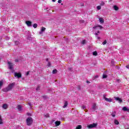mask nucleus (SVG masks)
<instances>
[{
	"label": "nucleus",
	"instance_id": "c9c22d12",
	"mask_svg": "<svg viewBox=\"0 0 129 129\" xmlns=\"http://www.w3.org/2000/svg\"><path fill=\"white\" fill-rule=\"evenodd\" d=\"M84 3H81V7H84Z\"/></svg>",
	"mask_w": 129,
	"mask_h": 129
},
{
	"label": "nucleus",
	"instance_id": "ddd939ff",
	"mask_svg": "<svg viewBox=\"0 0 129 129\" xmlns=\"http://www.w3.org/2000/svg\"><path fill=\"white\" fill-rule=\"evenodd\" d=\"M93 29H96L97 30H98V29H102V26H95L93 27Z\"/></svg>",
	"mask_w": 129,
	"mask_h": 129
},
{
	"label": "nucleus",
	"instance_id": "2f4dec72",
	"mask_svg": "<svg viewBox=\"0 0 129 129\" xmlns=\"http://www.w3.org/2000/svg\"><path fill=\"white\" fill-rule=\"evenodd\" d=\"M47 66H48V67H50V66H51V63L50 62H48V63L47 64Z\"/></svg>",
	"mask_w": 129,
	"mask_h": 129
},
{
	"label": "nucleus",
	"instance_id": "7ed1b4c3",
	"mask_svg": "<svg viewBox=\"0 0 129 129\" xmlns=\"http://www.w3.org/2000/svg\"><path fill=\"white\" fill-rule=\"evenodd\" d=\"M96 126H97V124L95 123H93L92 124H89L88 126V127L89 128H93V127H96Z\"/></svg>",
	"mask_w": 129,
	"mask_h": 129
},
{
	"label": "nucleus",
	"instance_id": "603ef678",
	"mask_svg": "<svg viewBox=\"0 0 129 129\" xmlns=\"http://www.w3.org/2000/svg\"><path fill=\"white\" fill-rule=\"evenodd\" d=\"M52 1H55V0H52Z\"/></svg>",
	"mask_w": 129,
	"mask_h": 129
},
{
	"label": "nucleus",
	"instance_id": "a18cd8bd",
	"mask_svg": "<svg viewBox=\"0 0 129 129\" xmlns=\"http://www.w3.org/2000/svg\"><path fill=\"white\" fill-rule=\"evenodd\" d=\"M95 78H98V76H96L95 77Z\"/></svg>",
	"mask_w": 129,
	"mask_h": 129
},
{
	"label": "nucleus",
	"instance_id": "79ce46f5",
	"mask_svg": "<svg viewBox=\"0 0 129 129\" xmlns=\"http://www.w3.org/2000/svg\"><path fill=\"white\" fill-rule=\"evenodd\" d=\"M97 38L98 40H100V37L97 36Z\"/></svg>",
	"mask_w": 129,
	"mask_h": 129
},
{
	"label": "nucleus",
	"instance_id": "49530a36",
	"mask_svg": "<svg viewBox=\"0 0 129 129\" xmlns=\"http://www.w3.org/2000/svg\"><path fill=\"white\" fill-rule=\"evenodd\" d=\"M52 2H53L54 3H55V2H56L55 1H52Z\"/></svg>",
	"mask_w": 129,
	"mask_h": 129
},
{
	"label": "nucleus",
	"instance_id": "bb28decb",
	"mask_svg": "<svg viewBox=\"0 0 129 129\" xmlns=\"http://www.w3.org/2000/svg\"><path fill=\"white\" fill-rule=\"evenodd\" d=\"M103 78H107V76L106 75H103Z\"/></svg>",
	"mask_w": 129,
	"mask_h": 129
},
{
	"label": "nucleus",
	"instance_id": "4be33fe9",
	"mask_svg": "<svg viewBox=\"0 0 129 129\" xmlns=\"http://www.w3.org/2000/svg\"><path fill=\"white\" fill-rule=\"evenodd\" d=\"M111 115L112 116V117H115V112L111 113Z\"/></svg>",
	"mask_w": 129,
	"mask_h": 129
},
{
	"label": "nucleus",
	"instance_id": "aec40b11",
	"mask_svg": "<svg viewBox=\"0 0 129 129\" xmlns=\"http://www.w3.org/2000/svg\"><path fill=\"white\" fill-rule=\"evenodd\" d=\"M93 55L94 56H97V52H96V51H94V52H93Z\"/></svg>",
	"mask_w": 129,
	"mask_h": 129
},
{
	"label": "nucleus",
	"instance_id": "4c0bfd02",
	"mask_svg": "<svg viewBox=\"0 0 129 129\" xmlns=\"http://www.w3.org/2000/svg\"><path fill=\"white\" fill-rule=\"evenodd\" d=\"M0 124H3V121H2V119L0 120Z\"/></svg>",
	"mask_w": 129,
	"mask_h": 129
},
{
	"label": "nucleus",
	"instance_id": "6e6552de",
	"mask_svg": "<svg viewBox=\"0 0 129 129\" xmlns=\"http://www.w3.org/2000/svg\"><path fill=\"white\" fill-rule=\"evenodd\" d=\"M26 24L27 25L28 27H32V22L27 21H26Z\"/></svg>",
	"mask_w": 129,
	"mask_h": 129
},
{
	"label": "nucleus",
	"instance_id": "423d86ee",
	"mask_svg": "<svg viewBox=\"0 0 129 129\" xmlns=\"http://www.w3.org/2000/svg\"><path fill=\"white\" fill-rule=\"evenodd\" d=\"M104 99L106 101H107L108 102H111L112 101V99L111 98H107L105 97V96H104Z\"/></svg>",
	"mask_w": 129,
	"mask_h": 129
},
{
	"label": "nucleus",
	"instance_id": "72a5a7b5",
	"mask_svg": "<svg viewBox=\"0 0 129 129\" xmlns=\"http://www.w3.org/2000/svg\"><path fill=\"white\" fill-rule=\"evenodd\" d=\"M19 41H16L15 42V44L16 45H19Z\"/></svg>",
	"mask_w": 129,
	"mask_h": 129
},
{
	"label": "nucleus",
	"instance_id": "c03bdc74",
	"mask_svg": "<svg viewBox=\"0 0 129 129\" xmlns=\"http://www.w3.org/2000/svg\"><path fill=\"white\" fill-rule=\"evenodd\" d=\"M28 105H29V106H31V103H28Z\"/></svg>",
	"mask_w": 129,
	"mask_h": 129
},
{
	"label": "nucleus",
	"instance_id": "9d476101",
	"mask_svg": "<svg viewBox=\"0 0 129 129\" xmlns=\"http://www.w3.org/2000/svg\"><path fill=\"white\" fill-rule=\"evenodd\" d=\"M45 30H46V28L42 27L41 31L39 32V34L42 35V34H43V32H45Z\"/></svg>",
	"mask_w": 129,
	"mask_h": 129
},
{
	"label": "nucleus",
	"instance_id": "c756f323",
	"mask_svg": "<svg viewBox=\"0 0 129 129\" xmlns=\"http://www.w3.org/2000/svg\"><path fill=\"white\" fill-rule=\"evenodd\" d=\"M100 32H99V31H98V32H96L95 33V35H96V36H97L98 35V34H99Z\"/></svg>",
	"mask_w": 129,
	"mask_h": 129
},
{
	"label": "nucleus",
	"instance_id": "f03ea898",
	"mask_svg": "<svg viewBox=\"0 0 129 129\" xmlns=\"http://www.w3.org/2000/svg\"><path fill=\"white\" fill-rule=\"evenodd\" d=\"M26 123L27 125H31L32 123H33V118L31 117L27 118L26 119Z\"/></svg>",
	"mask_w": 129,
	"mask_h": 129
},
{
	"label": "nucleus",
	"instance_id": "ea45409f",
	"mask_svg": "<svg viewBox=\"0 0 129 129\" xmlns=\"http://www.w3.org/2000/svg\"><path fill=\"white\" fill-rule=\"evenodd\" d=\"M10 38L9 37H6V40H10Z\"/></svg>",
	"mask_w": 129,
	"mask_h": 129
},
{
	"label": "nucleus",
	"instance_id": "f704fd0d",
	"mask_svg": "<svg viewBox=\"0 0 129 129\" xmlns=\"http://www.w3.org/2000/svg\"><path fill=\"white\" fill-rule=\"evenodd\" d=\"M29 74H30V71H28L26 73V75L28 76V75H29Z\"/></svg>",
	"mask_w": 129,
	"mask_h": 129
},
{
	"label": "nucleus",
	"instance_id": "f257e3e1",
	"mask_svg": "<svg viewBox=\"0 0 129 129\" xmlns=\"http://www.w3.org/2000/svg\"><path fill=\"white\" fill-rule=\"evenodd\" d=\"M15 86V83H13L12 84H10L8 86L4 89L5 91H10V90H12L13 88Z\"/></svg>",
	"mask_w": 129,
	"mask_h": 129
},
{
	"label": "nucleus",
	"instance_id": "7c9ffc66",
	"mask_svg": "<svg viewBox=\"0 0 129 129\" xmlns=\"http://www.w3.org/2000/svg\"><path fill=\"white\" fill-rule=\"evenodd\" d=\"M39 90H40V87H37L36 88V91H39Z\"/></svg>",
	"mask_w": 129,
	"mask_h": 129
},
{
	"label": "nucleus",
	"instance_id": "6ab92c4d",
	"mask_svg": "<svg viewBox=\"0 0 129 129\" xmlns=\"http://www.w3.org/2000/svg\"><path fill=\"white\" fill-rule=\"evenodd\" d=\"M114 123H115V124H119V122H118V121H117V120H116V119H115L114 120Z\"/></svg>",
	"mask_w": 129,
	"mask_h": 129
},
{
	"label": "nucleus",
	"instance_id": "cd10ccee",
	"mask_svg": "<svg viewBox=\"0 0 129 129\" xmlns=\"http://www.w3.org/2000/svg\"><path fill=\"white\" fill-rule=\"evenodd\" d=\"M86 43V40H83L82 41V44H83V45H84V44H85Z\"/></svg>",
	"mask_w": 129,
	"mask_h": 129
},
{
	"label": "nucleus",
	"instance_id": "a19ab883",
	"mask_svg": "<svg viewBox=\"0 0 129 129\" xmlns=\"http://www.w3.org/2000/svg\"><path fill=\"white\" fill-rule=\"evenodd\" d=\"M85 108H86V107H85V106H83V109H85Z\"/></svg>",
	"mask_w": 129,
	"mask_h": 129
},
{
	"label": "nucleus",
	"instance_id": "8fccbe9b",
	"mask_svg": "<svg viewBox=\"0 0 129 129\" xmlns=\"http://www.w3.org/2000/svg\"><path fill=\"white\" fill-rule=\"evenodd\" d=\"M46 10L48 11V9H46Z\"/></svg>",
	"mask_w": 129,
	"mask_h": 129
},
{
	"label": "nucleus",
	"instance_id": "1a4fd4ad",
	"mask_svg": "<svg viewBox=\"0 0 129 129\" xmlns=\"http://www.w3.org/2000/svg\"><path fill=\"white\" fill-rule=\"evenodd\" d=\"M122 110H123V111H127V112H129V108L125 106L122 108Z\"/></svg>",
	"mask_w": 129,
	"mask_h": 129
},
{
	"label": "nucleus",
	"instance_id": "a211bd4d",
	"mask_svg": "<svg viewBox=\"0 0 129 129\" xmlns=\"http://www.w3.org/2000/svg\"><path fill=\"white\" fill-rule=\"evenodd\" d=\"M113 9L115 11H118V7H117V6H116L115 5L113 6Z\"/></svg>",
	"mask_w": 129,
	"mask_h": 129
},
{
	"label": "nucleus",
	"instance_id": "f8f14e48",
	"mask_svg": "<svg viewBox=\"0 0 129 129\" xmlns=\"http://www.w3.org/2000/svg\"><path fill=\"white\" fill-rule=\"evenodd\" d=\"M97 108V106H96V104L94 103L92 106V109L94 110H96V109Z\"/></svg>",
	"mask_w": 129,
	"mask_h": 129
},
{
	"label": "nucleus",
	"instance_id": "39448f33",
	"mask_svg": "<svg viewBox=\"0 0 129 129\" xmlns=\"http://www.w3.org/2000/svg\"><path fill=\"white\" fill-rule=\"evenodd\" d=\"M8 64H9V69L12 70V69H13V67H14V64L13 63H12L10 61H8Z\"/></svg>",
	"mask_w": 129,
	"mask_h": 129
},
{
	"label": "nucleus",
	"instance_id": "9b49d317",
	"mask_svg": "<svg viewBox=\"0 0 129 129\" xmlns=\"http://www.w3.org/2000/svg\"><path fill=\"white\" fill-rule=\"evenodd\" d=\"M9 106L7 105V104H4L2 106L3 108L4 109H7Z\"/></svg>",
	"mask_w": 129,
	"mask_h": 129
},
{
	"label": "nucleus",
	"instance_id": "b1692460",
	"mask_svg": "<svg viewBox=\"0 0 129 129\" xmlns=\"http://www.w3.org/2000/svg\"><path fill=\"white\" fill-rule=\"evenodd\" d=\"M81 125H79L76 127V129H81Z\"/></svg>",
	"mask_w": 129,
	"mask_h": 129
},
{
	"label": "nucleus",
	"instance_id": "f3484780",
	"mask_svg": "<svg viewBox=\"0 0 129 129\" xmlns=\"http://www.w3.org/2000/svg\"><path fill=\"white\" fill-rule=\"evenodd\" d=\"M17 108L19 111H21L22 110V106L21 105H18Z\"/></svg>",
	"mask_w": 129,
	"mask_h": 129
},
{
	"label": "nucleus",
	"instance_id": "4468645a",
	"mask_svg": "<svg viewBox=\"0 0 129 129\" xmlns=\"http://www.w3.org/2000/svg\"><path fill=\"white\" fill-rule=\"evenodd\" d=\"M61 122L60 121H56L55 122V124L56 126H58V125H60Z\"/></svg>",
	"mask_w": 129,
	"mask_h": 129
},
{
	"label": "nucleus",
	"instance_id": "3c124183",
	"mask_svg": "<svg viewBox=\"0 0 129 129\" xmlns=\"http://www.w3.org/2000/svg\"><path fill=\"white\" fill-rule=\"evenodd\" d=\"M87 83H89V82H87Z\"/></svg>",
	"mask_w": 129,
	"mask_h": 129
},
{
	"label": "nucleus",
	"instance_id": "20e7f679",
	"mask_svg": "<svg viewBox=\"0 0 129 129\" xmlns=\"http://www.w3.org/2000/svg\"><path fill=\"white\" fill-rule=\"evenodd\" d=\"M15 77H17V78H21L22 77V75L19 73H15Z\"/></svg>",
	"mask_w": 129,
	"mask_h": 129
},
{
	"label": "nucleus",
	"instance_id": "2eb2a0df",
	"mask_svg": "<svg viewBox=\"0 0 129 129\" xmlns=\"http://www.w3.org/2000/svg\"><path fill=\"white\" fill-rule=\"evenodd\" d=\"M99 21L100 23H101V24L104 23V20L103 18H100L99 19Z\"/></svg>",
	"mask_w": 129,
	"mask_h": 129
},
{
	"label": "nucleus",
	"instance_id": "864d4df0",
	"mask_svg": "<svg viewBox=\"0 0 129 129\" xmlns=\"http://www.w3.org/2000/svg\"><path fill=\"white\" fill-rule=\"evenodd\" d=\"M58 1H61V0H58Z\"/></svg>",
	"mask_w": 129,
	"mask_h": 129
},
{
	"label": "nucleus",
	"instance_id": "0eeeda50",
	"mask_svg": "<svg viewBox=\"0 0 129 129\" xmlns=\"http://www.w3.org/2000/svg\"><path fill=\"white\" fill-rule=\"evenodd\" d=\"M114 98L115 100H117V101H119V102H120V103L122 102V100L119 97H114Z\"/></svg>",
	"mask_w": 129,
	"mask_h": 129
},
{
	"label": "nucleus",
	"instance_id": "e433bc0d",
	"mask_svg": "<svg viewBox=\"0 0 129 129\" xmlns=\"http://www.w3.org/2000/svg\"><path fill=\"white\" fill-rule=\"evenodd\" d=\"M126 68L127 69H129V64H127L126 66Z\"/></svg>",
	"mask_w": 129,
	"mask_h": 129
},
{
	"label": "nucleus",
	"instance_id": "473e14b6",
	"mask_svg": "<svg viewBox=\"0 0 129 129\" xmlns=\"http://www.w3.org/2000/svg\"><path fill=\"white\" fill-rule=\"evenodd\" d=\"M102 44L103 45H105V44H106V40L104 41Z\"/></svg>",
	"mask_w": 129,
	"mask_h": 129
},
{
	"label": "nucleus",
	"instance_id": "37998d69",
	"mask_svg": "<svg viewBox=\"0 0 129 129\" xmlns=\"http://www.w3.org/2000/svg\"><path fill=\"white\" fill-rule=\"evenodd\" d=\"M15 62H19V59H15Z\"/></svg>",
	"mask_w": 129,
	"mask_h": 129
},
{
	"label": "nucleus",
	"instance_id": "58836bf2",
	"mask_svg": "<svg viewBox=\"0 0 129 129\" xmlns=\"http://www.w3.org/2000/svg\"><path fill=\"white\" fill-rule=\"evenodd\" d=\"M58 4H61L62 3V1H58Z\"/></svg>",
	"mask_w": 129,
	"mask_h": 129
},
{
	"label": "nucleus",
	"instance_id": "5701e85b",
	"mask_svg": "<svg viewBox=\"0 0 129 129\" xmlns=\"http://www.w3.org/2000/svg\"><path fill=\"white\" fill-rule=\"evenodd\" d=\"M3 83L4 82H3V81H0V88L2 87V86H3Z\"/></svg>",
	"mask_w": 129,
	"mask_h": 129
},
{
	"label": "nucleus",
	"instance_id": "393cba45",
	"mask_svg": "<svg viewBox=\"0 0 129 129\" xmlns=\"http://www.w3.org/2000/svg\"><path fill=\"white\" fill-rule=\"evenodd\" d=\"M53 74H55V73H57V70H53L52 71Z\"/></svg>",
	"mask_w": 129,
	"mask_h": 129
},
{
	"label": "nucleus",
	"instance_id": "09e8293b",
	"mask_svg": "<svg viewBox=\"0 0 129 129\" xmlns=\"http://www.w3.org/2000/svg\"><path fill=\"white\" fill-rule=\"evenodd\" d=\"M128 102H129V99H128Z\"/></svg>",
	"mask_w": 129,
	"mask_h": 129
},
{
	"label": "nucleus",
	"instance_id": "dca6fc26",
	"mask_svg": "<svg viewBox=\"0 0 129 129\" xmlns=\"http://www.w3.org/2000/svg\"><path fill=\"white\" fill-rule=\"evenodd\" d=\"M68 105V103L67 102V101H65L64 102V105L63 106V108H65L67 107Z\"/></svg>",
	"mask_w": 129,
	"mask_h": 129
},
{
	"label": "nucleus",
	"instance_id": "a878e982",
	"mask_svg": "<svg viewBox=\"0 0 129 129\" xmlns=\"http://www.w3.org/2000/svg\"><path fill=\"white\" fill-rule=\"evenodd\" d=\"M97 10H101V6H99L97 7Z\"/></svg>",
	"mask_w": 129,
	"mask_h": 129
},
{
	"label": "nucleus",
	"instance_id": "412c9836",
	"mask_svg": "<svg viewBox=\"0 0 129 129\" xmlns=\"http://www.w3.org/2000/svg\"><path fill=\"white\" fill-rule=\"evenodd\" d=\"M33 28H34V29H36V28H37V27H38V25L37 24H34L33 25Z\"/></svg>",
	"mask_w": 129,
	"mask_h": 129
},
{
	"label": "nucleus",
	"instance_id": "de8ad7c7",
	"mask_svg": "<svg viewBox=\"0 0 129 129\" xmlns=\"http://www.w3.org/2000/svg\"><path fill=\"white\" fill-rule=\"evenodd\" d=\"M46 61H48V59H46Z\"/></svg>",
	"mask_w": 129,
	"mask_h": 129
},
{
	"label": "nucleus",
	"instance_id": "c85d7f7f",
	"mask_svg": "<svg viewBox=\"0 0 129 129\" xmlns=\"http://www.w3.org/2000/svg\"><path fill=\"white\" fill-rule=\"evenodd\" d=\"M100 6H104V2H101V3H100Z\"/></svg>",
	"mask_w": 129,
	"mask_h": 129
}]
</instances>
